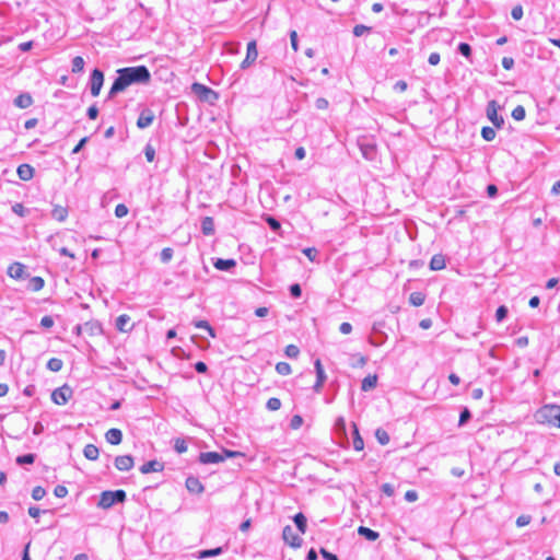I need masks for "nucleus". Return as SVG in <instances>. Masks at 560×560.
I'll return each instance as SVG.
<instances>
[{"mask_svg":"<svg viewBox=\"0 0 560 560\" xmlns=\"http://www.w3.org/2000/svg\"><path fill=\"white\" fill-rule=\"evenodd\" d=\"M117 73L118 77L109 90V96L122 92L131 84L148 83L151 79V74L145 66L122 68Z\"/></svg>","mask_w":560,"mask_h":560,"instance_id":"nucleus-1","label":"nucleus"},{"mask_svg":"<svg viewBox=\"0 0 560 560\" xmlns=\"http://www.w3.org/2000/svg\"><path fill=\"white\" fill-rule=\"evenodd\" d=\"M534 418L538 424L552 429H560V405H544L536 410Z\"/></svg>","mask_w":560,"mask_h":560,"instance_id":"nucleus-2","label":"nucleus"},{"mask_svg":"<svg viewBox=\"0 0 560 560\" xmlns=\"http://www.w3.org/2000/svg\"><path fill=\"white\" fill-rule=\"evenodd\" d=\"M126 500V492L124 490L103 491L100 495L98 506L106 510L112 508L115 503H122Z\"/></svg>","mask_w":560,"mask_h":560,"instance_id":"nucleus-3","label":"nucleus"},{"mask_svg":"<svg viewBox=\"0 0 560 560\" xmlns=\"http://www.w3.org/2000/svg\"><path fill=\"white\" fill-rule=\"evenodd\" d=\"M238 456L243 457V456H245V454L242 452L224 450L223 454H220L217 452L201 453L199 456V460L202 464H217V463L223 462L225 458L238 457Z\"/></svg>","mask_w":560,"mask_h":560,"instance_id":"nucleus-4","label":"nucleus"},{"mask_svg":"<svg viewBox=\"0 0 560 560\" xmlns=\"http://www.w3.org/2000/svg\"><path fill=\"white\" fill-rule=\"evenodd\" d=\"M72 395H73L72 388L69 385L65 384V385L56 388L51 393V400L56 405L62 406L69 401V399L72 397Z\"/></svg>","mask_w":560,"mask_h":560,"instance_id":"nucleus-5","label":"nucleus"},{"mask_svg":"<svg viewBox=\"0 0 560 560\" xmlns=\"http://www.w3.org/2000/svg\"><path fill=\"white\" fill-rule=\"evenodd\" d=\"M194 93L205 102H212L218 98V94L211 89L200 83H194L191 85Z\"/></svg>","mask_w":560,"mask_h":560,"instance_id":"nucleus-6","label":"nucleus"},{"mask_svg":"<svg viewBox=\"0 0 560 560\" xmlns=\"http://www.w3.org/2000/svg\"><path fill=\"white\" fill-rule=\"evenodd\" d=\"M499 109L500 106L495 101H490L488 103L487 117L497 128H501L504 122V119L498 114Z\"/></svg>","mask_w":560,"mask_h":560,"instance_id":"nucleus-7","label":"nucleus"},{"mask_svg":"<svg viewBox=\"0 0 560 560\" xmlns=\"http://www.w3.org/2000/svg\"><path fill=\"white\" fill-rule=\"evenodd\" d=\"M282 538L292 548H300L302 545V538L295 534L291 526H285L282 532Z\"/></svg>","mask_w":560,"mask_h":560,"instance_id":"nucleus-8","label":"nucleus"},{"mask_svg":"<svg viewBox=\"0 0 560 560\" xmlns=\"http://www.w3.org/2000/svg\"><path fill=\"white\" fill-rule=\"evenodd\" d=\"M104 82V74L101 70L94 69L91 74V94L98 96Z\"/></svg>","mask_w":560,"mask_h":560,"instance_id":"nucleus-9","label":"nucleus"},{"mask_svg":"<svg viewBox=\"0 0 560 560\" xmlns=\"http://www.w3.org/2000/svg\"><path fill=\"white\" fill-rule=\"evenodd\" d=\"M257 57H258L257 44H256V40L253 39L247 44L246 57L242 61L241 67L243 69L249 67L250 65H253L256 61Z\"/></svg>","mask_w":560,"mask_h":560,"instance_id":"nucleus-10","label":"nucleus"},{"mask_svg":"<svg viewBox=\"0 0 560 560\" xmlns=\"http://www.w3.org/2000/svg\"><path fill=\"white\" fill-rule=\"evenodd\" d=\"M135 324L131 322V318L129 315H126V314H122V315H119L116 319V328L120 331V332H129L132 330Z\"/></svg>","mask_w":560,"mask_h":560,"instance_id":"nucleus-11","label":"nucleus"},{"mask_svg":"<svg viewBox=\"0 0 560 560\" xmlns=\"http://www.w3.org/2000/svg\"><path fill=\"white\" fill-rule=\"evenodd\" d=\"M115 467L118 470L127 471L133 467V458L130 455H120L115 458Z\"/></svg>","mask_w":560,"mask_h":560,"instance_id":"nucleus-12","label":"nucleus"},{"mask_svg":"<svg viewBox=\"0 0 560 560\" xmlns=\"http://www.w3.org/2000/svg\"><path fill=\"white\" fill-rule=\"evenodd\" d=\"M186 488L190 493L200 494L203 492L205 488L201 481L194 476H190L186 479Z\"/></svg>","mask_w":560,"mask_h":560,"instance_id":"nucleus-13","label":"nucleus"},{"mask_svg":"<svg viewBox=\"0 0 560 560\" xmlns=\"http://www.w3.org/2000/svg\"><path fill=\"white\" fill-rule=\"evenodd\" d=\"M25 273V266L21 262H12L8 267V275L10 278L19 280L24 277Z\"/></svg>","mask_w":560,"mask_h":560,"instance_id":"nucleus-14","label":"nucleus"},{"mask_svg":"<svg viewBox=\"0 0 560 560\" xmlns=\"http://www.w3.org/2000/svg\"><path fill=\"white\" fill-rule=\"evenodd\" d=\"M18 176L21 180L27 182L34 177V167L30 164H21L16 170Z\"/></svg>","mask_w":560,"mask_h":560,"instance_id":"nucleus-15","label":"nucleus"},{"mask_svg":"<svg viewBox=\"0 0 560 560\" xmlns=\"http://www.w3.org/2000/svg\"><path fill=\"white\" fill-rule=\"evenodd\" d=\"M33 102V97L30 93H21L14 98V105L22 109L31 107Z\"/></svg>","mask_w":560,"mask_h":560,"instance_id":"nucleus-16","label":"nucleus"},{"mask_svg":"<svg viewBox=\"0 0 560 560\" xmlns=\"http://www.w3.org/2000/svg\"><path fill=\"white\" fill-rule=\"evenodd\" d=\"M106 441L112 445H118L122 441V433L119 429L113 428L105 433Z\"/></svg>","mask_w":560,"mask_h":560,"instance_id":"nucleus-17","label":"nucleus"},{"mask_svg":"<svg viewBox=\"0 0 560 560\" xmlns=\"http://www.w3.org/2000/svg\"><path fill=\"white\" fill-rule=\"evenodd\" d=\"M153 119H154V115L151 110H148V109L143 110V112H141V114L138 117L137 126L140 129L147 128L152 124Z\"/></svg>","mask_w":560,"mask_h":560,"instance_id":"nucleus-18","label":"nucleus"},{"mask_svg":"<svg viewBox=\"0 0 560 560\" xmlns=\"http://www.w3.org/2000/svg\"><path fill=\"white\" fill-rule=\"evenodd\" d=\"M164 468L163 464L158 460H149L140 467L142 474L159 472Z\"/></svg>","mask_w":560,"mask_h":560,"instance_id":"nucleus-19","label":"nucleus"},{"mask_svg":"<svg viewBox=\"0 0 560 560\" xmlns=\"http://www.w3.org/2000/svg\"><path fill=\"white\" fill-rule=\"evenodd\" d=\"M378 376L377 374H368L361 383V389L363 392H369L371 389H374L377 385Z\"/></svg>","mask_w":560,"mask_h":560,"instance_id":"nucleus-20","label":"nucleus"},{"mask_svg":"<svg viewBox=\"0 0 560 560\" xmlns=\"http://www.w3.org/2000/svg\"><path fill=\"white\" fill-rule=\"evenodd\" d=\"M446 266L445 256L442 254L434 255L430 260V269L432 271L443 270Z\"/></svg>","mask_w":560,"mask_h":560,"instance_id":"nucleus-21","label":"nucleus"},{"mask_svg":"<svg viewBox=\"0 0 560 560\" xmlns=\"http://www.w3.org/2000/svg\"><path fill=\"white\" fill-rule=\"evenodd\" d=\"M51 215L58 222H63L68 217V208L61 205L54 206Z\"/></svg>","mask_w":560,"mask_h":560,"instance_id":"nucleus-22","label":"nucleus"},{"mask_svg":"<svg viewBox=\"0 0 560 560\" xmlns=\"http://www.w3.org/2000/svg\"><path fill=\"white\" fill-rule=\"evenodd\" d=\"M352 429H353V441H352L353 448L357 452H361L364 448V441H363L362 436L360 435L357 423H354V422L352 423Z\"/></svg>","mask_w":560,"mask_h":560,"instance_id":"nucleus-23","label":"nucleus"},{"mask_svg":"<svg viewBox=\"0 0 560 560\" xmlns=\"http://www.w3.org/2000/svg\"><path fill=\"white\" fill-rule=\"evenodd\" d=\"M358 534L363 536L364 538H366L370 541H375L380 537V534L377 532H375L369 527H365V526H360L358 528Z\"/></svg>","mask_w":560,"mask_h":560,"instance_id":"nucleus-24","label":"nucleus"},{"mask_svg":"<svg viewBox=\"0 0 560 560\" xmlns=\"http://www.w3.org/2000/svg\"><path fill=\"white\" fill-rule=\"evenodd\" d=\"M84 456L90 460H95L98 458L100 452L97 446L94 444H88L85 445L83 450Z\"/></svg>","mask_w":560,"mask_h":560,"instance_id":"nucleus-25","label":"nucleus"},{"mask_svg":"<svg viewBox=\"0 0 560 560\" xmlns=\"http://www.w3.org/2000/svg\"><path fill=\"white\" fill-rule=\"evenodd\" d=\"M236 262L234 259H217V261L214 262V267L218 269V270H229L233 267H235Z\"/></svg>","mask_w":560,"mask_h":560,"instance_id":"nucleus-26","label":"nucleus"},{"mask_svg":"<svg viewBox=\"0 0 560 560\" xmlns=\"http://www.w3.org/2000/svg\"><path fill=\"white\" fill-rule=\"evenodd\" d=\"M202 232L205 235H211L214 232V222L211 217H206L201 223Z\"/></svg>","mask_w":560,"mask_h":560,"instance_id":"nucleus-27","label":"nucleus"},{"mask_svg":"<svg viewBox=\"0 0 560 560\" xmlns=\"http://www.w3.org/2000/svg\"><path fill=\"white\" fill-rule=\"evenodd\" d=\"M293 521L300 530L301 534H305L306 532V517L303 513H298L294 515Z\"/></svg>","mask_w":560,"mask_h":560,"instance_id":"nucleus-28","label":"nucleus"},{"mask_svg":"<svg viewBox=\"0 0 560 560\" xmlns=\"http://www.w3.org/2000/svg\"><path fill=\"white\" fill-rule=\"evenodd\" d=\"M45 281L42 277H33L30 280V289L33 292H38L44 288Z\"/></svg>","mask_w":560,"mask_h":560,"instance_id":"nucleus-29","label":"nucleus"},{"mask_svg":"<svg viewBox=\"0 0 560 560\" xmlns=\"http://www.w3.org/2000/svg\"><path fill=\"white\" fill-rule=\"evenodd\" d=\"M62 361L58 358H51L47 362V368L52 372H58L62 369Z\"/></svg>","mask_w":560,"mask_h":560,"instance_id":"nucleus-30","label":"nucleus"},{"mask_svg":"<svg viewBox=\"0 0 560 560\" xmlns=\"http://www.w3.org/2000/svg\"><path fill=\"white\" fill-rule=\"evenodd\" d=\"M375 438L378 441L380 444L386 445L389 442V435L388 433L383 429H377L375 431Z\"/></svg>","mask_w":560,"mask_h":560,"instance_id":"nucleus-31","label":"nucleus"},{"mask_svg":"<svg viewBox=\"0 0 560 560\" xmlns=\"http://www.w3.org/2000/svg\"><path fill=\"white\" fill-rule=\"evenodd\" d=\"M84 68V60L81 56H77L72 60V72L73 73H80L83 71Z\"/></svg>","mask_w":560,"mask_h":560,"instance_id":"nucleus-32","label":"nucleus"},{"mask_svg":"<svg viewBox=\"0 0 560 560\" xmlns=\"http://www.w3.org/2000/svg\"><path fill=\"white\" fill-rule=\"evenodd\" d=\"M276 371L280 374V375H288L291 373V365L287 362H278L276 364Z\"/></svg>","mask_w":560,"mask_h":560,"instance_id":"nucleus-33","label":"nucleus"},{"mask_svg":"<svg viewBox=\"0 0 560 560\" xmlns=\"http://www.w3.org/2000/svg\"><path fill=\"white\" fill-rule=\"evenodd\" d=\"M495 130L492 127H483L481 129V136L486 141H491L495 138Z\"/></svg>","mask_w":560,"mask_h":560,"instance_id":"nucleus-34","label":"nucleus"},{"mask_svg":"<svg viewBox=\"0 0 560 560\" xmlns=\"http://www.w3.org/2000/svg\"><path fill=\"white\" fill-rule=\"evenodd\" d=\"M174 448L177 453L182 454L187 451V444L186 441L182 438H177L174 441Z\"/></svg>","mask_w":560,"mask_h":560,"instance_id":"nucleus-35","label":"nucleus"},{"mask_svg":"<svg viewBox=\"0 0 560 560\" xmlns=\"http://www.w3.org/2000/svg\"><path fill=\"white\" fill-rule=\"evenodd\" d=\"M525 108L522 105L516 106L512 110V117L517 121L523 120L525 118Z\"/></svg>","mask_w":560,"mask_h":560,"instance_id":"nucleus-36","label":"nucleus"},{"mask_svg":"<svg viewBox=\"0 0 560 560\" xmlns=\"http://www.w3.org/2000/svg\"><path fill=\"white\" fill-rule=\"evenodd\" d=\"M196 327L207 330L211 338L215 337L214 330L207 320H198Z\"/></svg>","mask_w":560,"mask_h":560,"instance_id":"nucleus-37","label":"nucleus"},{"mask_svg":"<svg viewBox=\"0 0 560 560\" xmlns=\"http://www.w3.org/2000/svg\"><path fill=\"white\" fill-rule=\"evenodd\" d=\"M221 552H222L221 547H218L214 549H206V550L200 551L199 558L203 559V558H208V557H213V556L220 555Z\"/></svg>","mask_w":560,"mask_h":560,"instance_id":"nucleus-38","label":"nucleus"},{"mask_svg":"<svg viewBox=\"0 0 560 560\" xmlns=\"http://www.w3.org/2000/svg\"><path fill=\"white\" fill-rule=\"evenodd\" d=\"M35 462L34 454H25L16 457V463L20 465L33 464Z\"/></svg>","mask_w":560,"mask_h":560,"instance_id":"nucleus-39","label":"nucleus"},{"mask_svg":"<svg viewBox=\"0 0 560 560\" xmlns=\"http://www.w3.org/2000/svg\"><path fill=\"white\" fill-rule=\"evenodd\" d=\"M281 407V401L277 397H271L267 400V408L271 411L279 410Z\"/></svg>","mask_w":560,"mask_h":560,"instance_id":"nucleus-40","label":"nucleus"},{"mask_svg":"<svg viewBox=\"0 0 560 560\" xmlns=\"http://www.w3.org/2000/svg\"><path fill=\"white\" fill-rule=\"evenodd\" d=\"M45 494L46 490L40 486H37L32 490V498L36 501L42 500L45 497Z\"/></svg>","mask_w":560,"mask_h":560,"instance_id":"nucleus-41","label":"nucleus"},{"mask_svg":"<svg viewBox=\"0 0 560 560\" xmlns=\"http://www.w3.org/2000/svg\"><path fill=\"white\" fill-rule=\"evenodd\" d=\"M353 359H354V362L352 363L353 368H363L366 364V358L361 353L354 354Z\"/></svg>","mask_w":560,"mask_h":560,"instance_id":"nucleus-42","label":"nucleus"},{"mask_svg":"<svg viewBox=\"0 0 560 560\" xmlns=\"http://www.w3.org/2000/svg\"><path fill=\"white\" fill-rule=\"evenodd\" d=\"M361 150H362L363 155L366 159H372L376 151V148H375V145L369 144V145H362Z\"/></svg>","mask_w":560,"mask_h":560,"instance_id":"nucleus-43","label":"nucleus"},{"mask_svg":"<svg viewBox=\"0 0 560 560\" xmlns=\"http://www.w3.org/2000/svg\"><path fill=\"white\" fill-rule=\"evenodd\" d=\"M284 352L290 358H296L300 353V349L295 345H288Z\"/></svg>","mask_w":560,"mask_h":560,"instance_id":"nucleus-44","label":"nucleus"},{"mask_svg":"<svg viewBox=\"0 0 560 560\" xmlns=\"http://www.w3.org/2000/svg\"><path fill=\"white\" fill-rule=\"evenodd\" d=\"M173 258V249L171 247H165L161 252V260L162 262H168Z\"/></svg>","mask_w":560,"mask_h":560,"instance_id":"nucleus-45","label":"nucleus"},{"mask_svg":"<svg viewBox=\"0 0 560 560\" xmlns=\"http://www.w3.org/2000/svg\"><path fill=\"white\" fill-rule=\"evenodd\" d=\"M315 368H316L317 378H319V383H324L325 372H324V369H323V365H322V362L319 359H317L315 361Z\"/></svg>","mask_w":560,"mask_h":560,"instance_id":"nucleus-46","label":"nucleus"},{"mask_svg":"<svg viewBox=\"0 0 560 560\" xmlns=\"http://www.w3.org/2000/svg\"><path fill=\"white\" fill-rule=\"evenodd\" d=\"M371 31V27L370 26H365V25H362V24H358L353 27V34L354 36H362L364 33L366 32H370Z\"/></svg>","mask_w":560,"mask_h":560,"instance_id":"nucleus-47","label":"nucleus"},{"mask_svg":"<svg viewBox=\"0 0 560 560\" xmlns=\"http://www.w3.org/2000/svg\"><path fill=\"white\" fill-rule=\"evenodd\" d=\"M115 214L117 218H124L128 214V208L124 203H119L115 208Z\"/></svg>","mask_w":560,"mask_h":560,"instance_id":"nucleus-48","label":"nucleus"},{"mask_svg":"<svg viewBox=\"0 0 560 560\" xmlns=\"http://www.w3.org/2000/svg\"><path fill=\"white\" fill-rule=\"evenodd\" d=\"M303 424V418L300 415H294L291 419V429L298 430Z\"/></svg>","mask_w":560,"mask_h":560,"instance_id":"nucleus-49","label":"nucleus"},{"mask_svg":"<svg viewBox=\"0 0 560 560\" xmlns=\"http://www.w3.org/2000/svg\"><path fill=\"white\" fill-rule=\"evenodd\" d=\"M511 15L515 21H518L523 18V8L521 4L515 5L512 11Z\"/></svg>","mask_w":560,"mask_h":560,"instance_id":"nucleus-50","label":"nucleus"},{"mask_svg":"<svg viewBox=\"0 0 560 560\" xmlns=\"http://www.w3.org/2000/svg\"><path fill=\"white\" fill-rule=\"evenodd\" d=\"M144 154L148 162H153L155 158V150L152 145L148 144L144 149Z\"/></svg>","mask_w":560,"mask_h":560,"instance_id":"nucleus-51","label":"nucleus"},{"mask_svg":"<svg viewBox=\"0 0 560 560\" xmlns=\"http://www.w3.org/2000/svg\"><path fill=\"white\" fill-rule=\"evenodd\" d=\"M303 253L311 261H314L317 256V249L315 247L304 248Z\"/></svg>","mask_w":560,"mask_h":560,"instance_id":"nucleus-52","label":"nucleus"},{"mask_svg":"<svg viewBox=\"0 0 560 560\" xmlns=\"http://www.w3.org/2000/svg\"><path fill=\"white\" fill-rule=\"evenodd\" d=\"M506 314H508V308L504 305L499 306L495 312L497 322H501L502 319H504Z\"/></svg>","mask_w":560,"mask_h":560,"instance_id":"nucleus-53","label":"nucleus"},{"mask_svg":"<svg viewBox=\"0 0 560 560\" xmlns=\"http://www.w3.org/2000/svg\"><path fill=\"white\" fill-rule=\"evenodd\" d=\"M54 494L57 498H65L68 494V489L65 486L59 485L55 487Z\"/></svg>","mask_w":560,"mask_h":560,"instance_id":"nucleus-54","label":"nucleus"},{"mask_svg":"<svg viewBox=\"0 0 560 560\" xmlns=\"http://www.w3.org/2000/svg\"><path fill=\"white\" fill-rule=\"evenodd\" d=\"M460 54L467 58L471 55V48L467 43H460L458 46Z\"/></svg>","mask_w":560,"mask_h":560,"instance_id":"nucleus-55","label":"nucleus"},{"mask_svg":"<svg viewBox=\"0 0 560 560\" xmlns=\"http://www.w3.org/2000/svg\"><path fill=\"white\" fill-rule=\"evenodd\" d=\"M266 222L275 231H278L281 228L280 222L277 219H275L273 217H267Z\"/></svg>","mask_w":560,"mask_h":560,"instance_id":"nucleus-56","label":"nucleus"},{"mask_svg":"<svg viewBox=\"0 0 560 560\" xmlns=\"http://www.w3.org/2000/svg\"><path fill=\"white\" fill-rule=\"evenodd\" d=\"M529 522H530V516H528V515H521V516H518V517H517V520H516V525H517L518 527H523V526L528 525V524H529Z\"/></svg>","mask_w":560,"mask_h":560,"instance_id":"nucleus-57","label":"nucleus"},{"mask_svg":"<svg viewBox=\"0 0 560 560\" xmlns=\"http://www.w3.org/2000/svg\"><path fill=\"white\" fill-rule=\"evenodd\" d=\"M40 325L44 327V328H51L54 326V319L51 316H44L42 319H40Z\"/></svg>","mask_w":560,"mask_h":560,"instance_id":"nucleus-58","label":"nucleus"},{"mask_svg":"<svg viewBox=\"0 0 560 560\" xmlns=\"http://www.w3.org/2000/svg\"><path fill=\"white\" fill-rule=\"evenodd\" d=\"M290 40H291L292 49L294 51H298L299 46H298V33H296V31H291V33H290Z\"/></svg>","mask_w":560,"mask_h":560,"instance_id":"nucleus-59","label":"nucleus"},{"mask_svg":"<svg viewBox=\"0 0 560 560\" xmlns=\"http://www.w3.org/2000/svg\"><path fill=\"white\" fill-rule=\"evenodd\" d=\"M319 552L325 560H339L336 555L327 551L325 548H320Z\"/></svg>","mask_w":560,"mask_h":560,"instance_id":"nucleus-60","label":"nucleus"},{"mask_svg":"<svg viewBox=\"0 0 560 560\" xmlns=\"http://www.w3.org/2000/svg\"><path fill=\"white\" fill-rule=\"evenodd\" d=\"M405 499L409 502H415L418 500V492L416 490H409L405 493Z\"/></svg>","mask_w":560,"mask_h":560,"instance_id":"nucleus-61","label":"nucleus"},{"mask_svg":"<svg viewBox=\"0 0 560 560\" xmlns=\"http://www.w3.org/2000/svg\"><path fill=\"white\" fill-rule=\"evenodd\" d=\"M12 210H13L14 213H16L20 217H24L25 215V208H24V206L22 203H15L12 207Z\"/></svg>","mask_w":560,"mask_h":560,"instance_id":"nucleus-62","label":"nucleus"},{"mask_svg":"<svg viewBox=\"0 0 560 560\" xmlns=\"http://www.w3.org/2000/svg\"><path fill=\"white\" fill-rule=\"evenodd\" d=\"M290 292L291 294L294 296V298H300L301 294H302V290H301V287L300 284L298 283H294L290 287Z\"/></svg>","mask_w":560,"mask_h":560,"instance_id":"nucleus-63","label":"nucleus"},{"mask_svg":"<svg viewBox=\"0 0 560 560\" xmlns=\"http://www.w3.org/2000/svg\"><path fill=\"white\" fill-rule=\"evenodd\" d=\"M470 418V412L467 408H465L459 415V425L464 424Z\"/></svg>","mask_w":560,"mask_h":560,"instance_id":"nucleus-64","label":"nucleus"}]
</instances>
